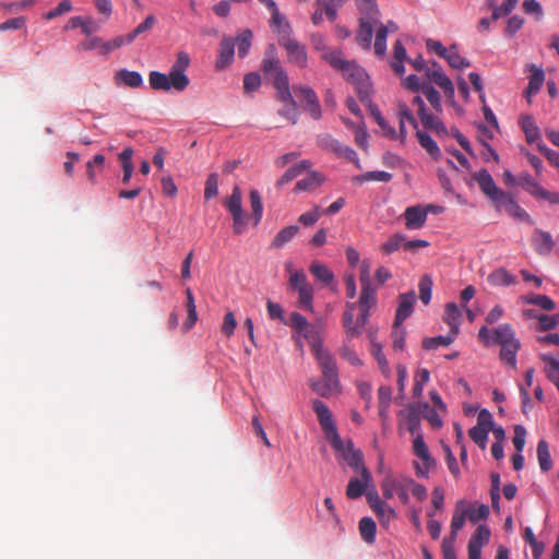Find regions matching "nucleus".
<instances>
[{
    "label": "nucleus",
    "mask_w": 559,
    "mask_h": 559,
    "mask_svg": "<svg viewBox=\"0 0 559 559\" xmlns=\"http://www.w3.org/2000/svg\"><path fill=\"white\" fill-rule=\"evenodd\" d=\"M301 335L309 343L311 352L322 372L321 380L309 381L311 390L322 397H330L331 395L340 393L341 382L336 360L331 352L324 348L319 329L309 323L307 329L301 332Z\"/></svg>",
    "instance_id": "nucleus-1"
},
{
    "label": "nucleus",
    "mask_w": 559,
    "mask_h": 559,
    "mask_svg": "<svg viewBox=\"0 0 559 559\" xmlns=\"http://www.w3.org/2000/svg\"><path fill=\"white\" fill-rule=\"evenodd\" d=\"M322 59L332 68L342 72L343 78L356 85L360 100L369 95L368 75L366 71L355 61H348L343 58L342 51H328L322 53Z\"/></svg>",
    "instance_id": "nucleus-2"
},
{
    "label": "nucleus",
    "mask_w": 559,
    "mask_h": 559,
    "mask_svg": "<svg viewBox=\"0 0 559 559\" xmlns=\"http://www.w3.org/2000/svg\"><path fill=\"white\" fill-rule=\"evenodd\" d=\"M261 69L266 76H271L273 79V85L276 88L277 94L283 98H289L290 90L288 76L281 66L274 45H270L267 47L262 60Z\"/></svg>",
    "instance_id": "nucleus-3"
},
{
    "label": "nucleus",
    "mask_w": 559,
    "mask_h": 559,
    "mask_svg": "<svg viewBox=\"0 0 559 559\" xmlns=\"http://www.w3.org/2000/svg\"><path fill=\"white\" fill-rule=\"evenodd\" d=\"M292 27L286 25L284 33L278 37V45L282 46L287 53V60L298 67L306 68L308 64L307 48L304 44L292 37Z\"/></svg>",
    "instance_id": "nucleus-4"
},
{
    "label": "nucleus",
    "mask_w": 559,
    "mask_h": 559,
    "mask_svg": "<svg viewBox=\"0 0 559 559\" xmlns=\"http://www.w3.org/2000/svg\"><path fill=\"white\" fill-rule=\"evenodd\" d=\"M317 144L321 150L333 153L338 158H344L348 162H352L358 168H360V160L356 152L348 145L342 144L337 139L333 138L331 134H319L317 136Z\"/></svg>",
    "instance_id": "nucleus-5"
},
{
    "label": "nucleus",
    "mask_w": 559,
    "mask_h": 559,
    "mask_svg": "<svg viewBox=\"0 0 559 559\" xmlns=\"http://www.w3.org/2000/svg\"><path fill=\"white\" fill-rule=\"evenodd\" d=\"M312 409L316 413L320 426L325 433L326 439L330 443H340L341 437L337 433V429L329 407L320 400L312 401Z\"/></svg>",
    "instance_id": "nucleus-6"
},
{
    "label": "nucleus",
    "mask_w": 559,
    "mask_h": 559,
    "mask_svg": "<svg viewBox=\"0 0 559 559\" xmlns=\"http://www.w3.org/2000/svg\"><path fill=\"white\" fill-rule=\"evenodd\" d=\"M225 206L233 217V229L236 235L245 231L246 219L242 211V195L238 186L233 188L230 197L225 201Z\"/></svg>",
    "instance_id": "nucleus-7"
},
{
    "label": "nucleus",
    "mask_w": 559,
    "mask_h": 559,
    "mask_svg": "<svg viewBox=\"0 0 559 559\" xmlns=\"http://www.w3.org/2000/svg\"><path fill=\"white\" fill-rule=\"evenodd\" d=\"M331 445L340 454L341 459L354 471L358 472L359 469H362V467H366L364 465L361 451L354 449L352 440L344 441L341 439L338 444L331 443Z\"/></svg>",
    "instance_id": "nucleus-8"
},
{
    "label": "nucleus",
    "mask_w": 559,
    "mask_h": 559,
    "mask_svg": "<svg viewBox=\"0 0 559 559\" xmlns=\"http://www.w3.org/2000/svg\"><path fill=\"white\" fill-rule=\"evenodd\" d=\"M189 63L190 58L188 53L180 51L177 55L175 63L170 68L169 72L171 73V81L176 85V92L185 91L190 83L189 78L185 73Z\"/></svg>",
    "instance_id": "nucleus-9"
},
{
    "label": "nucleus",
    "mask_w": 559,
    "mask_h": 559,
    "mask_svg": "<svg viewBox=\"0 0 559 559\" xmlns=\"http://www.w3.org/2000/svg\"><path fill=\"white\" fill-rule=\"evenodd\" d=\"M426 76L443 91L448 100H454V85L452 81L444 74L440 64L433 62L430 67H428L426 69Z\"/></svg>",
    "instance_id": "nucleus-10"
},
{
    "label": "nucleus",
    "mask_w": 559,
    "mask_h": 559,
    "mask_svg": "<svg viewBox=\"0 0 559 559\" xmlns=\"http://www.w3.org/2000/svg\"><path fill=\"white\" fill-rule=\"evenodd\" d=\"M472 179L477 182L481 192L491 201L492 204L504 192L497 187L492 176L485 168L472 174Z\"/></svg>",
    "instance_id": "nucleus-11"
},
{
    "label": "nucleus",
    "mask_w": 559,
    "mask_h": 559,
    "mask_svg": "<svg viewBox=\"0 0 559 559\" xmlns=\"http://www.w3.org/2000/svg\"><path fill=\"white\" fill-rule=\"evenodd\" d=\"M381 489L385 499H391L396 493L402 503L406 504L409 500L405 478L399 479L389 475L382 480Z\"/></svg>",
    "instance_id": "nucleus-12"
},
{
    "label": "nucleus",
    "mask_w": 559,
    "mask_h": 559,
    "mask_svg": "<svg viewBox=\"0 0 559 559\" xmlns=\"http://www.w3.org/2000/svg\"><path fill=\"white\" fill-rule=\"evenodd\" d=\"M497 211H506L510 216L515 219L530 222V215L522 209L515 199L508 192H503L499 199L493 203Z\"/></svg>",
    "instance_id": "nucleus-13"
},
{
    "label": "nucleus",
    "mask_w": 559,
    "mask_h": 559,
    "mask_svg": "<svg viewBox=\"0 0 559 559\" xmlns=\"http://www.w3.org/2000/svg\"><path fill=\"white\" fill-rule=\"evenodd\" d=\"M432 207L433 205H428L425 209L420 205L406 207L404 212L406 228L411 230L420 229L426 223L429 210Z\"/></svg>",
    "instance_id": "nucleus-14"
},
{
    "label": "nucleus",
    "mask_w": 559,
    "mask_h": 559,
    "mask_svg": "<svg viewBox=\"0 0 559 559\" xmlns=\"http://www.w3.org/2000/svg\"><path fill=\"white\" fill-rule=\"evenodd\" d=\"M235 55V40L229 36H224L219 43L218 53L215 61L216 71H223L234 60Z\"/></svg>",
    "instance_id": "nucleus-15"
},
{
    "label": "nucleus",
    "mask_w": 559,
    "mask_h": 559,
    "mask_svg": "<svg viewBox=\"0 0 559 559\" xmlns=\"http://www.w3.org/2000/svg\"><path fill=\"white\" fill-rule=\"evenodd\" d=\"M379 21H372L367 17H359V27L356 34L357 44L365 50L371 48V41L373 36V26H377Z\"/></svg>",
    "instance_id": "nucleus-16"
},
{
    "label": "nucleus",
    "mask_w": 559,
    "mask_h": 559,
    "mask_svg": "<svg viewBox=\"0 0 559 559\" xmlns=\"http://www.w3.org/2000/svg\"><path fill=\"white\" fill-rule=\"evenodd\" d=\"M532 246L537 254L549 255L554 250L555 241L548 231L536 228L532 236Z\"/></svg>",
    "instance_id": "nucleus-17"
},
{
    "label": "nucleus",
    "mask_w": 559,
    "mask_h": 559,
    "mask_svg": "<svg viewBox=\"0 0 559 559\" xmlns=\"http://www.w3.org/2000/svg\"><path fill=\"white\" fill-rule=\"evenodd\" d=\"M396 115L399 118V127H400L399 140L401 141V143H405L406 138H407V130L405 127V121L409 122L414 129L418 128V123H417V120L415 119V117L413 116L411 109L408 108V106L405 103L400 102L397 104Z\"/></svg>",
    "instance_id": "nucleus-18"
},
{
    "label": "nucleus",
    "mask_w": 559,
    "mask_h": 559,
    "mask_svg": "<svg viewBox=\"0 0 559 559\" xmlns=\"http://www.w3.org/2000/svg\"><path fill=\"white\" fill-rule=\"evenodd\" d=\"M419 120L425 131L433 132L439 139L449 138L450 131L438 115L426 112Z\"/></svg>",
    "instance_id": "nucleus-19"
},
{
    "label": "nucleus",
    "mask_w": 559,
    "mask_h": 559,
    "mask_svg": "<svg viewBox=\"0 0 559 559\" xmlns=\"http://www.w3.org/2000/svg\"><path fill=\"white\" fill-rule=\"evenodd\" d=\"M358 472H360L361 479L353 477L347 485L346 496L349 499H357L361 497L368 484L371 481V474L367 467H362V469H359Z\"/></svg>",
    "instance_id": "nucleus-20"
},
{
    "label": "nucleus",
    "mask_w": 559,
    "mask_h": 559,
    "mask_svg": "<svg viewBox=\"0 0 559 559\" xmlns=\"http://www.w3.org/2000/svg\"><path fill=\"white\" fill-rule=\"evenodd\" d=\"M416 300L414 292L400 295V302L395 314V325H401L412 313Z\"/></svg>",
    "instance_id": "nucleus-21"
},
{
    "label": "nucleus",
    "mask_w": 559,
    "mask_h": 559,
    "mask_svg": "<svg viewBox=\"0 0 559 559\" xmlns=\"http://www.w3.org/2000/svg\"><path fill=\"white\" fill-rule=\"evenodd\" d=\"M443 321L451 333L457 336L462 322V310L455 302H447L444 306Z\"/></svg>",
    "instance_id": "nucleus-22"
},
{
    "label": "nucleus",
    "mask_w": 559,
    "mask_h": 559,
    "mask_svg": "<svg viewBox=\"0 0 559 559\" xmlns=\"http://www.w3.org/2000/svg\"><path fill=\"white\" fill-rule=\"evenodd\" d=\"M489 538L490 530L487 527V525H479L468 542V552H472L473 557L476 558L477 552H481L483 546L488 543Z\"/></svg>",
    "instance_id": "nucleus-23"
},
{
    "label": "nucleus",
    "mask_w": 559,
    "mask_h": 559,
    "mask_svg": "<svg viewBox=\"0 0 559 559\" xmlns=\"http://www.w3.org/2000/svg\"><path fill=\"white\" fill-rule=\"evenodd\" d=\"M148 83L153 90L169 92L176 91V85L171 81V73L165 74L159 71H151L148 74Z\"/></svg>",
    "instance_id": "nucleus-24"
},
{
    "label": "nucleus",
    "mask_w": 559,
    "mask_h": 559,
    "mask_svg": "<svg viewBox=\"0 0 559 559\" xmlns=\"http://www.w3.org/2000/svg\"><path fill=\"white\" fill-rule=\"evenodd\" d=\"M530 71L532 72V74L530 76L528 85L525 91L528 103H531V97L539 92L545 81L544 71L537 68L535 64L530 66Z\"/></svg>",
    "instance_id": "nucleus-25"
},
{
    "label": "nucleus",
    "mask_w": 559,
    "mask_h": 559,
    "mask_svg": "<svg viewBox=\"0 0 559 559\" xmlns=\"http://www.w3.org/2000/svg\"><path fill=\"white\" fill-rule=\"evenodd\" d=\"M355 307L356 304L349 302L346 305V309L343 312V326L347 338H354L360 335V329L357 325V322H354Z\"/></svg>",
    "instance_id": "nucleus-26"
},
{
    "label": "nucleus",
    "mask_w": 559,
    "mask_h": 559,
    "mask_svg": "<svg viewBox=\"0 0 559 559\" xmlns=\"http://www.w3.org/2000/svg\"><path fill=\"white\" fill-rule=\"evenodd\" d=\"M520 348L521 343L516 337L511 342L503 344L500 349V359L511 368L516 369V354Z\"/></svg>",
    "instance_id": "nucleus-27"
},
{
    "label": "nucleus",
    "mask_w": 559,
    "mask_h": 559,
    "mask_svg": "<svg viewBox=\"0 0 559 559\" xmlns=\"http://www.w3.org/2000/svg\"><path fill=\"white\" fill-rule=\"evenodd\" d=\"M416 130V138L418 140V143L423 148L426 150V152L435 159H439L441 157V151L436 143V141L425 131L419 130L418 128Z\"/></svg>",
    "instance_id": "nucleus-28"
},
{
    "label": "nucleus",
    "mask_w": 559,
    "mask_h": 559,
    "mask_svg": "<svg viewBox=\"0 0 559 559\" xmlns=\"http://www.w3.org/2000/svg\"><path fill=\"white\" fill-rule=\"evenodd\" d=\"M186 308H187V319L185 320L182 324L183 332L190 331L195 322L198 321V313H197V306L194 301L193 294L190 288L186 289Z\"/></svg>",
    "instance_id": "nucleus-29"
},
{
    "label": "nucleus",
    "mask_w": 559,
    "mask_h": 559,
    "mask_svg": "<svg viewBox=\"0 0 559 559\" xmlns=\"http://www.w3.org/2000/svg\"><path fill=\"white\" fill-rule=\"evenodd\" d=\"M488 282L493 286H511L516 283L515 276L503 267L492 271L488 275Z\"/></svg>",
    "instance_id": "nucleus-30"
},
{
    "label": "nucleus",
    "mask_w": 559,
    "mask_h": 559,
    "mask_svg": "<svg viewBox=\"0 0 559 559\" xmlns=\"http://www.w3.org/2000/svg\"><path fill=\"white\" fill-rule=\"evenodd\" d=\"M520 126L525 134V139L528 143H535L540 139L539 128L536 126L533 117L523 116L520 119Z\"/></svg>",
    "instance_id": "nucleus-31"
},
{
    "label": "nucleus",
    "mask_w": 559,
    "mask_h": 559,
    "mask_svg": "<svg viewBox=\"0 0 559 559\" xmlns=\"http://www.w3.org/2000/svg\"><path fill=\"white\" fill-rule=\"evenodd\" d=\"M310 167H311V163L309 160H301V162L293 165L277 180L276 186L278 188H281V187L287 185L288 182H290L293 179L298 177L301 173L309 169Z\"/></svg>",
    "instance_id": "nucleus-32"
},
{
    "label": "nucleus",
    "mask_w": 559,
    "mask_h": 559,
    "mask_svg": "<svg viewBox=\"0 0 559 559\" xmlns=\"http://www.w3.org/2000/svg\"><path fill=\"white\" fill-rule=\"evenodd\" d=\"M324 182V177L319 171H310L307 177L297 181L296 191H310L320 187Z\"/></svg>",
    "instance_id": "nucleus-33"
},
{
    "label": "nucleus",
    "mask_w": 559,
    "mask_h": 559,
    "mask_svg": "<svg viewBox=\"0 0 559 559\" xmlns=\"http://www.w3.org/2000/svg\"><path fill=\"white\" fill-rule=\"evenodd\" d=\"M298 231L299 227L296 225H290L282 228L273 238L271 247L275 249L283 248L298 234Z\"/></svg>",
    "instance_id": "nucleus-34"
},
{
    "label": "nucleus",
    "mask_w": 559,
    "mask_h": 559,
    "mask_svg": "<svg viewBox=\"0 0 559 559\" xmlns=\"http://www.w3.org/2000/svg\"><path fill=\"white\" fill-rule=\"evenodd\" d=\"M117 84H124L126 86L138 88L143 84L142 75L136 71L120 70L116 74Z\"/></svg>",
    "instance_id": "nucleus-35"
},
{
    "label": "nucleus",
    "mask_w": 559,
    "mask_h": 559,
    "mask_svg": "<svg viewBox=\"0 0 559 559\" xmlns=\"http://www.w3.org/2000/svg\"><path fill=\"white\" fill-rule=\"evenodd\" d=\"M492 344L502 346L515 338V333L512 326L508 323L500 324L492 329Z\"/></svg>",
    "instance_id": "nucleus-36"
},
{
    "label": "nucleus",
    "mask_w": 559,
    "mask_h": 559,
    "mask_svg": "<svg viewBox=\"0 0 559 559\" xmlns=\"http://www.w3.org/2000/svg\"><path fill=\"white\" fill-rule=\"evenodd\" d=\"M355 2L358 8L360 17L379 21L381 14L376 0H355Z\"/></svg>",
    "instance_id": "nucleus-37"
},
{
    "label": "nucleus",
    "mask_w": 559,
    "mask_h": 559,
    "mask_svg": "<svg viewBox=\"0 0 559 559\" xmlns=\"http://www.w3.org/2000/svg\"><path fill=\"white\" fill-rule=\"evenodd\" d=\"M521 299L524 304L537 306L546 311H551L556 308L555 301L546 295L530 294L522 296Z\"/></svg>",
    "instance_id": "nucleus-38"
},
{
    "label": "nucleus",
    "mask_w": 559,
    "mask_h": 559,
    "mask_svg": "<svg viewBox=\"0 0 559 559\" xmlns=\"http://www.w3.org/2000/svg\"><path fill=\"white\" fill-rule=\"evenodd\" d=\"M352 338H347L343 345L337 349L338 356L354 367L362 366V360L359 358L356 350L349 344Z\"/></svg>",
    "instance_id": "nucleus-39"
},
{
    "label": "nucleus",
    "mask_w": 559,
    "mask_h": 559,
    "mask_svg": "<svg viewBox=\"0 0 559 559\" xmlns=\"http://www.w3.org/2000/svg\"><path fill=\"white\" fill-rule=\"evenodd\" d=\"M347 2V0H316L317 7H320L326 17L334 22L337 17V11Z\"/></svg>",
    "instance_id": "nucleus-40"
},
{
    "label": "nucleus",
    "mask_w": 559,
    "mask_h": 559,
    "mask_svg": "<svg viewBox=\"0 0 559 559\" xmlns=\"http://www.w3.org/2000/svg\"><path fill=\"white\" fill-rule=\"evenodd\" d=\"M361 538L367 544H373L376 540L377 525L371 518H362L358 524Z\"/></svg>",
    "instance_id": "nucleus-41"
},
{
    "label": "nucleus",
    "mask_w": 559,
    "mask_h": 559,
    "mask_svg": "<svg viewBox=\"0 0 559 559\" xmlns=\"http://www.w3.org/2000/svg\"><path fill=\"white\" fill-rule=\"evenodd\" d=\"M310 273L323 284H331L334 280L332 271L321 262L314 261L309 267Z\"/></svg>",
    "instance_id": "nucleus-42"
},
{
    "label": "nucleus",
    "mask_w": 559,
    "mask_h": 559,
    "mask_svg": "<svg viewBox=\"0 0 559 559\" xmlns=\"http://www.w3.org/2000/svg\"><path fill=\"white\" fill-rule=\"evenodd\" d=\"M421 93L427 98L431 107L437 114L442 112V104L439 92L431 85V83H423Z\"/></svg>",
    "instance_id": "nucleus-43"
},
{
    "label": "nucleus",
    "mask_w": 559,
    "mask_h": 559,
    "mask_svg": "<svg viewBox=\"0 0 559 559\" xmlns=\"http://www.w3.org/2000/svg\"><path fill=\"white\" fill-rule=\"evenodd\" d=\"M537 460L543 472H548L552 467V460L546 440H539L537 444Z\"/></svg>",
    "instance_id": "nucleus-44"
},
{
    "label": "nucleus",
    "mask_w": 559,
    "mask_h": 559,
    "mask_svg": "<svg viewBox=\"0 0 559 559\" xmlns=\"http://www.w3.org/2000/svg\"><path fill=\"white\" fill-rule=\"evenodd\" d=\"M518 185L521 186L526 192L533 197H537L542 186L527 173H522L518 176Z\"/></svg>",
    "instance_id": "nucleus-45"
},
{
    "label": "nucleus",
    "mask_w": 559,
    "mask_h": 559,
    "mask_svg": "<svg viewBox=\"0 0 559 559\" xmlns=\"http://www.w3.org/2000/svg\"><path fill=\"white\" fill-rule=\"evenodd\" d=\"M413 452L418 459L426 461V465L432 462V456L430 455L429 449L420 433L414 438Z\"/></svg>",
    "instance_id": "nucleus-46"
},
{
    "label": "nucleus",
    "mask_w": 559,
    "mask_h": 559,
    "mask_svg": "<svg viewBox=\"0 0 559 559\" xmlns=\"http://www.w3.org/2000/svg\"><path fill=\"white\" fill-rule=\"evenodd\" d=\"M392 399V389L389 385H381L378 390L379 415L385 418Z\"/></svg>",
    "instance_id": "nucleus-47"
},
{
    "label": "nucleus",
    "mask_w": 559,
    "mask_h": 559,
    "mask_svg": "<svg viewBox=\"0 0 559 559\" xmlns=\"http://www.w3.org/2000/svg\"><path fill=\"white\" fill-rule=\"evenodd\" d=\"M455 337L456 335H454L451 332H449V334L444 336L440 335L436 337H428L423 341V347L427 350H432L437 349L440 346H449L450 344L453 343Z\"/></svg>",
    "instance_id": "nucleus-48"
},
{
    "label": "nucleus",
    "mask_w": 559,
    "mask_h": 559,
    "mask_svg": "<svg viewBox=\"0 0 559 559\" xmlns=\"http://www.w3.org/2000/svg\"><path fill=\"white\" fill-rule=\"evenodd\" d=\"M298 293V307L308 310L313 311V288L309 284L307 286L300 287V289L297 290Z\"/></svg>",
    "instance_id": "nucleus-49"
},
{
    "label": "nucleus",
    "mask_w": 559,
    "mask_h": 559,
    "mask_svg": "<svg viewBox=\"0 0 559 559\" xmlns=\"http://www.w3.org/2000/svg\"><path fill=\"white\" fill-rule=\"evenodd\" d=\"M371 354L373 355L374 359L377 360L378 362V366L381 370V372L385 376V377H390L391 376V369L389 367V362L382 352V346L381 344L377 343L374 340H371Z\"/></svg>",
    "instance_id": "nucleus-50"
},
{
    "label": "nucleus",
    "mask_w": 559,
    "mask_h": 559,
    "mask_svg": "<svg viewBox=\"0 0 559 559\" xmlns=\"http://www.w3.org/2000/svg\"><path fill=\"white\" fill-rule=\"evenodd\" d=\"M277 96H278L280 100L285 103V106L278 110V114L281 116L285 117L287 120H289L293 124H295L298 119V112H297L296 103H295L293 96L290 95L289 98H283L278 94H277Z\"/></svg>",
    "instance_id": "nucleus-51"
},
{
    "label": "nucleus",
    "mask_w": 559,
    "mask_h": 559,
    "mask_svg": "<svg viewBox=\"0 0 559 559\" xmlns=\"http://www.w3.org/2000/svg\"><path fill=\"white\" fill-rule=\"evenodd\" d=\"M465 506H466L465 500H459L456 502L455 510H454L452 521H451L452 531H460L464 526L465 520L467 518L466 512H465Z\"/></svg>",
    "instance_id": "nucleus-52"
},
{
    "label": "nucleus",
    "mask_w": 559,
    "mask_h": 559,
    "mask_svg": "<svg viewBox=\"0 0 559 559\" xmlns=\"http://www.w3.org/2000/svg\"><path fill=\"white\" fill-rule=\"evenodd\" d=\"M156 23L154 15L150 14L146 19L140 23L131 33L127 35V43L131 44L138 36L151 31Z\"/></svg>",
    "instance_id": "nucleus-53"
},
{
    "label": "nucleus",
    "mask_w": 559,
    "mask_h": 559,
    "mask_svg": "<svg viewBox=\"0 0 559 559\" xmlns=\"http://www.w3.org/2000/svg\"><path fill=\"white\" fill-rule=\"evenodd\" d=\"M465 512L468 518V520L472 523H477L480 520H485L489 515V508L486 504H479V506H465Z\"/></svg>",
    "instance_id": "nucleus-54"
},
{
    "label": "nucleus",
    "mask_w": 559,
    "mask_h": 559,
    "mask_svg": "<svg viewBox=\"0 0 559 559\" xmlns=\"http://www.w3.org/2000/svg\"><path fill=\"white\" fill-rule=\"evenodd\" d=\"M377 302L376 289L371 285L361 286L359 307L371 309Z\"/></svg>",
    "instance_id": "nucleus-55"
},
{
    "label": "nucleus",
    "mask_w": 559,
    "mask_h": 559,
    "mask_svg": "<svg viewBox=\"0 0 559 559\" xmlns=\"http://www.w3.org/2000/svg\"><path fill=\"white\" fill-rule=\"evenodd\" d=\"M252 32L250 29L242 31L236 38L238 56L245 58L251 47Z\"/></svg>",
    "instance_id": "nucleus-56"
},
{
    "label": "nucleus",
    "mask_w": 559,
    "mask_h": 559,
    "mask_svg": "<svg viewBox=\"0 0 559 559\" xmlns=\"http://www.w3.org/2000/svg\"><path fill=\"white\" fill-rule=\"evenodd\" d=\"M249 199H250V205H251V209H252V216H253V219H254V225H258L262 218V214H263V205H262V200H261V195L259 193L258 190L253 189L250 191V194H249Z\"/></svg>",
    "instance_id": "nucleus-57"
},
{
    "label": "nucleus",
    "mask_w": 559,
    "mask_h": 559,
    "mask_svg": "<svg viewBox=\"0 0 559 559\" xmlns=\"http://www.w3.org/2000/svg\"><path fill=\"white\" fill-rule=\"evenodd\" d=\"M543 360L546 361V373L548 379L556 385L559 391V361L550 356H543Z\"/></svg>",
    "instance_id": "nucleus-58"
},
{
    "label": "nucleus",
    "mask_w": 559,
    "mask_h": 559,
    "mask_svg": "<svg viewBox=\"0 0 559 559\" xmlns=\"http://www.w3.org/2000/svg\"><path fill=\"white\" fill-rule=\"evenodd\" d=\"M405 245V236L401 233H396L392 235L383 245L382 251L385 254H391L397 251L401 247L404 248Z\"/></svg>",
    "instance_id": "nucleus-59"
},
{
    "label": "nucleus",
    "mask_w": 559,
    "mask_h": 559,
    "mask_svg": "<svg viewBox=\"0 0 559 559\" xmlns=\"http://www.w3.org/2000/svg\"><path fill=\"white\" fill-rule=\"evenodd\" d=\"M444 59L448 61L449 66L454 69H464L471 66L468 60L460 56L455 49V46L449 49V52Z\"/></svg>",
    "instance_id": "nucleus-60"
},
{
    "label": "nucleus",
    "mask_w": 559,
    "mask_h": 559,
    "mask_svg": "<svg viewBox=\"0 0 559 559\" xmlns=\"http://www.w3.org/2000/svg\"><path fill=\"white\" fill-rule=\"evenodd\" d=\"M419 287V298L424 305H428L431 300V292H432V280L429 275H424L418 284Z\"/></svg>",
    "instance_id": "nucleus-61"
},
{
    "label": "nucleus",
    "mask_w": 559,
    "mask_h": 559,
    "mask_svg": "<svg viewBox=\"0 0 559 559\" xmlns=\"http://www.w3.org/2000/svg\"><path fill=\"white\" fill-rule=\"evenodd\" d=\"M269 10L271 12V25L275 28L281 37L284 33L285 26L289 25V23H287L284 15L281 14L277 4H274V7L270 8Z\"/></svg>",
    "instance_id": "nucleus-62"
},
{
    "label": "nucleus",
    "mask_w": 559,
    "mask_h": 559,
    "mask_svg": "<svg viewBox=\"0 0 559 559\" xmlns=\"http://www.w3.org/2000/svg\"><path fill=\"white\" fill-rule=\"evenodd\" d=\"M490 429L487 427H480V426H474L472 429H469V437L480 448L485 449L488 438V432Z\"/></svg>",
    "instance_id": "nucleus-63"
},
{
    "label": "nucleus",
    "mask_w": 559,
    "mask_h": 559,
    "mask_svg": "<svg viewBox=\"0 0 559 559\" xmlns=\"http://www.w3.org/2000/svg\"><path fill=\"white\" fill-rule=\"evenodd\" d=\"M388 27H378L374 39V53L383 57L386 51Z\"/></svg>",
    "instance_id": "nucleus-64"
}]
</instances>
